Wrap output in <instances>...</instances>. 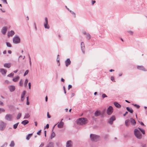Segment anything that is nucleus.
Segmentation results:
<instances>
[{
    "mask_svg": "<svg viewBox=\"0 0 147 147\" xmlns=\"http://www.w3.org/2000/svg\"><path fill=\"white\" fill-rule=\"evenodd\" d=\"M32 134H29L28 136H27L26 139L27 140H28L32 136Z\"/></svg>",
    "mask_w": 147,
    "mask_h": 147,
    "instance_id": "2f4dec72",
    "label": "nucleus"
},
{
    "mask_svg": "<svg viewBox=\"0 0 147 147\" xmlns=\"http://www.w3.org/2000/svg\"><path fill=\"white\" fill-rule=\"evenodd\" d=\"M19 123L18 122V123L15 124H14L13 125V128L14 129H16L17 128V126H18Z\"/></svg>",
    "mask_w": 147,
    "mask_h": 147,
    "instance_id": "c9c22d12",
    "label": "nucleus"
},
{
    "mask_svg": "<svg viewBox=\"0 0 147 147\" xmlns=\"http://www.w3.org/2000/svg\"><path fill=\"white\" fill-rule=\"evenodd\" d=\"M28 84L29 86V89H30L31 88V83L30 82H29Z\"/></svg>",
    "mask_w": 147,
    "mask_h": 147,
    "instance_id": "8fccbe9b",
    "label": "nucleus"
},
{
    "mask_svg": "<svg viewBox=\"0 0 147 147\" xmlns=\"http://www.w3.org/2000/svg\"><path fill=\"white\" fill-rule=\"evenodd\" d=\"M14 32L13 31L11 30L9 32L7 35L9 37L10 36H12L14 34Z\"/></svg>",
    "mask_w": 147,
    "mask_h": 147,
    "instance_id": "5701e85b",
    "label": "nucleus"
},
{
    "mask_svg": "<svg viewBox=\"0 0 147 147\" xmlns=\"http://www.w3.org/2000/svg\"><path fill=\"white\" fill-rule=\"evenodd\" d=\"M1 0L3 2V3H5L6 4H7V2L6 0Z\"/></svg>",
    "mask_w": 147,
    "mask_h": 147,
    "instance_id": "09e8293b",
    "label": "nucleus"
},
{
    "mask_svg": "<svg viewBox=\"0 0 147 147\" xmlns=\"http://www.w3.org/2000/svg\"><path fill=\"white\" fill-rule=\"evenodd\" d=\"M130 121L129 119H127L125 121V125L127 127H128L129 126V122Z\"/></svg>",
    "mask_w": 147,
    "mask_h": 147,
    "instance_id": "393cba45",
    "label": "nucleus"
},
{
    "mask_svg": "<svg viewBox=\"0 0 147 147\" xmlns=\"http://www.w3.org/2000/svg\"><path fill=\"white\" fill-rule=\"evenodd\" d=\"M114 77H111V80H112V81H113L114 80Z\"/></svg>",
    "mask_w": 147,
    "mask_h": 147,
    "instance_id": "338daca9",
    "label": "nucleus"
},
{
    "mask_svg": "<svg viewBox=\"0 0 147 147\" xmlns=\"http://www.w3.org/2000/svg\"><path fill=\"white\" fill-rule=\"evenodd\" d=\"M86 38H88L89 39H90V35L89 34H86Z\"/></svg>",
    "mask_w": 147,
    "mask_h": 147,
    "instance_id": "79ce46f5",
    "label": "nucleus"
},
{
    "mask_svg": "<svg viewBox=\"0 0 147 147\" xmlns=\"http://www.w3.org/2000/svg\"><path fill=\"white\" fill-rule=\"evenodd\" d=\"M115 106L118 108H120L121 107V105L117 102H115L114 103Z\"/></svg>",
    "mask_w": 147,
    "mask_h": 147,
    "instance_id": "cd10ccee",
    "label": "nucleus"
},
{
    "mask_svg": "<svg viewBox=\"0 0 147 147\" xmlns=\"http://www.w3.org/2000/svg\"><path fill=\"white\" fill-rule=\"evenodd\" d=\"M14 75V73L13 72H12L10 74L8 75L7 76L10 78H12L13 77Z\"/></svg>",
    "mask_w": 147,
    "mask_h": 147,
    "instance_id": "473e14b6",
    "label": "nucleus"
},
{
    "mask_svg": "<svg viewBox=\"0 0 147 147\" xmlns=\"http://www.w3.org/2000/svg\"><path fill=\"white\" fill-rule=\"evenodd\" d=\"M29 122V121L27 120H24L22 121L21 122V123L25 125L28 124Z\"/></svg>",
    "mask_w": 147,
    "mask_h": 147,
    "instance_id": "bb28decb",
    "label": "nucleus"
},
{
    "mask_svg": "<svg viewBox=\"0 0 147 147\" xmlns=\"http://www.w3.org/2000/svg\"><path fill=\"white\" fill-rule=\"evenodd\" d=\"M5 82L7 84H8L9 83V81L7 80H5Z\"/></svg>",
    "mask_w": 147,
    "mask_h": 147,
    "instance_id": "680f3d73",
    "label": "nucleus"
},
{
    "mask_svg": "<svg viewBox=\"0 0 147 147\" xmlns=\"http://www.w3.org/2000/svg\"><path fill=\"white\" fill-rule=\"evenodd\" d=\"M115 116L114 115H113L110 118L109 120L108 121V123L112 125L113 123V121L115 120Z\"/></svg>",
    "mask_w": 147,
    "mask_h": 147,
    "instance_id": "0eeeda50",
    "label": "nucleus"
},
{
    "mask_svg": "<svg viewBox=\"0 0 147 147\" xmlns=\"http://www.w3.org/2000/svg\"><path fill=\"white\" fill-rule=\"evenodd\" d=\"M96 2V1H92V5H94V4Z\"/></svg>",
    "mask_w": 147,
    "mask_h": 147,
    "instance_id": "bf43d9fd",
    "label": "nucleus"
},
{
    "mask_svg": "<svg viewBox=\"0 0 147 147\" xmlns=\"http://www.w3.org/2000/svg\"><path fill=\"white\" fill-rule=\"evenodd\" d=\"M13 42L15 44H18L20 42V38L18 36H14L13 38Z\"/></svg>",
    "mask_w": 147,
    "mask_h": 147,
    "instance_id": "20e7f679",
    "label": "nucleus"
},
{
    "mask_svg": "<svg viewBox=\"0 0 147 147\" xmlns=\"http://www.w3.org/2000/svg\"><path fill=\"white\" fill-rule=\"evenodd\" d=\"M138 129H135L134 130V133L135 136L138 139H140L142 138V136L140 131L143 135L145 134V130L142 129L138 127Z\"/></svg>",
    "mask_w": 147,
    "mask_h": 147,
    "instance_id": "f257e3e1",
    "label": "nucleus"
},
{
    "mask_svg": "<svg viewBox=\"0 0 147 147\" xmlns=\"http://www.w3.org/2000/svg\"><path fill=\"white\" fill-rule=\"evenodd\" d=\"M7 53V51H6V50H5L3 51V54H5L6 53Z\"/></svg>",
    "mask_w": 147,
    "mask_h": 147,
    "instance_id": "e2e57ef3",
    "label": "nucleus"
},
{
    "mask_svg": "<svg viewBox=\"0 0 147 147\" xmlns=\"http://www.w3.org/2000/svg\"><path fill=\"white\" fill-rule=\"evenodd\" d=\"M15 145V144L13 141H12L11 144L9 145V146L11 147H13Z\"/></svg>",
    "mask_w": 147,
    "mask_h": 147,
    "instance_id": "e433bc0d",
    "label": "nucleus"
},
{
    "mask_svg": "<svg viewBox=\"0 0 147 147\" xmlns=\"http://www.w3.org/2000/svg\"><path fill=\"white\" fill-rule=\"evenodd\" d=\"M4 66L6 68H9L11 66V63H5L4 64Z\"/></svg>",
    "mask_w": 147,
    "mask_h": 147,
    "instance_id": "b1692460",
    "label": "nucleus"
},
{
    "mask_svg": "<svg viewBox=\"0 0 147 147\" xmlns=\"http://www.w3.org/2000/svg\"><path fill=\"white\" fill-rule=\"evenodd\" d=\"M7 30V28L5 27H3L2 29L1 30V32L3 34H5Z\"/></svg>",
    "mask_w": 147,
    "mask_h": 147,
    "instance_id": "412c9836",
    "label": "nucleus"
},
{
    "mask_svg": "<svg viewBox=\"0 0 147 147\" xmlns=\"http://www.w3.org/2000/svg\"><path fill=\"white\" fill-rule=\"evenodd\" d=\"M21 116V113H19L18 114L17 116V119H19Z\"/></svg>",
    "mask_w": 147,
    "mask_h": 147,
    "instance_id": "4c0bfd02",
    "label": "nucleus"
},
{
    "mask_svg": "<svg viewBox=\"0 0 147 147\" xmlns=\"http://www.w3.org/2000/svg\"><path fill=\"white\" fill-rule=\"evenodd\" d=\"M90 138L91 140L97 141L99 140L100 137L95 134H91L90 135Z\"/></svg>",
    "mask_w": 147,
    "mask_h": 147,
    "instance_id": "7ed1b4c3",
    "label": "nucleus"
},
{
    "mask_svg": "<svg viewBox=\"0 0 147 147\" xmlns=\"http://www.w3.org/2000/svg\"><path fill=\"white\" fill-rule=\"evenodd\" d=\"M26 104L28 105H29V97L28 96L26 97Z\"/></svg>",
    "mask_w": 147,
    "mask_h": 147,
    "instance_id": "ea45409f",
    "label": "nucleus"
},
{
    "mask_svg": "<svg viewBox=\"0 0 147 147\" xmlns=\"http://www.w3.org/2000/svg\"><path fill=\"white\" fill-rule=\"evenodd\" d=\"M141 146L142 147H146V144L141 143Z\"/></svg>",
    "mask_w": 147,
    "mask_h": 147,
    "instance_id": "a18cd8bd",
    "label": "nucleus"
},
{
    "mask_svg": "<svg viewBox=\"0 0 147 147\" xmlns=\"http://www.w3.org/2000/svg\"><path fill=\"white\" fill-rule=\"evenodd\" d=\"M47 117L49 118H51V116L49 114L48 112L47 113Z\"/></svg>",
    "mask_w": 147,
    "mask_h": 147,
    "instance_id": "13d9d810",
    "label": "nucleus"
},
{
    "mask_svg": "<svg viewBox=\"0 0 147 147\" xmlns=\"http://www.w3.org/2000/svg\"><path fill=\"white\" fill-rule=\"evenodd\" d=\"M4 105V104L3 103V102L0 101V105H1V106H3Z\"/></svg>",
    "mask_w": 147,
    "mask_h": 147,
    "instance_id": "5fc2aeb1",
    "label": "nucleus"
},
{
    "mask_svg": "<svg viewBox=\"0 0 147 147\" xmlns=\"http://www.w3.org/2000/svg\"><path fill=\"white\" fill-rule=\"evenodd\" d=\"M102 97L103 99L104 98L107 97V96L105 94H104L102 95Z\"/></svg>",
    "mask_w": 147,
    "mask_h": 147,
    "instance_id": "37998d69",
    "label": "nucleus"
},
{
    "mask_svg": "<svg viewBox=\"0 0 147 147\" xmlns=\"http://www.w3.org/2000/svg\"><path fill=\"white\" fill-rule=\"evenodd\" d=\"M101 113L99 110L96 111L94 113V116L96 117H97L100 115Z\"/></svg>",
    "mask_w": 147,
    "mask_h": 147,
    "instance_id": "f3484780",
    "label": "nucleus"
},
{
    "mask_svg": "<svg viewBox=\"0 0 147 147\" xmlns=\"http://www.w3.org/2000/svg\"><path fill=\"white\" fill-rule=\"evenodd\" d=\"M0 72L3 75H5L6 74L7 70L3 68L0 69Z\"/></svg>",
    "mask_w": 147,
    "mask_h": 147,
    "instance_id": "1a4fd4ad",
    "label": "nucleus"
},
{
    "mask_svg": "<svg viewBox=\"0 0 147 147\" xmlns=\"http://www.w3.org/2000/svg\"><path fill=\"white\" fill-rule=\"evenodd\" d=\"M66 66L67 67L70 64L71 61L69 59H67L65 61Z\"/></svg>",
    "mask_w": 147,
    "mask_h": 147,
    "instance_id": "dca6fc26",
    "label": "nucleus"
},
{
    "mask_svg": "<svg viewBox=\"0 0 147 147\" xmlns=\"http://www.w3.org/2000/svg\"><path fill=\"white\" fill-rule=\"evenodd\" d=\"M57 125V127L59 128H62L64 125V123L63 122L60 121V122H59Z\"/></svg>",
    "mask_w": 147,
    "mask_h": 147,
    "instance_id": "4468645a",
    "label": "nucleus"
},
{
    "mask_svg": "<svg viewBox=\"0 0 147 147\" xmlns=\"http://www.w3.org/2000/svg\"><path fill=\"white\" fill-rule=\"evenodd\" d=\"M26 93V91L24 90L21 94V100L22 101H23L24 99V97Z\"/></svg>",
    "mask_w": 147,
    "mask_h": 147,
    "instance_id": "2eb2a0df",
    "label": "nucleus"
},
{
    "mask_svg": "<svg viewBox=\"0 0 147 147\" xmlns=\"http://www.w3.org/2000/svg\"><path fill=\"white\" fill-rule=\"evenodd\" d=\"M8 52L10 54H11L12 52H11V51L10 50H9L8 51Z\"/></svg>",
    "mask_w": 147,
    "mask_h": 147,
    "instance_id": "69168bd1",
    "label": "nucleus"
},
{
    "mask_svg": "<svg viewBox=\"0 0 147 147\" xmlns=\"http://www.w3.org/2000/svg\"><path fill=\"white\" fill-rule=\"evenodd\" d=\"M7 46L9 47H12L11 44L9 42H6Z\"/></svg>",
    "mask_w": 147,
    "mask_h": 147,
    "instance_id": "f704fd0d",
    "label": "nucleus"
},
{
    "mask_svg": "<svg viewBox=\"0 0 147 147\" xmlns=\"http://www.w3.org/2000/svg\"><path fill=\"white\" fill-rule=\"evenodd\" d=\"M131 124L133 125H135L136 124L135 120L132 118H131L129 119Z\"/></svg>",
    "mask_w": 147,
    "mask_h": 147,
    "instance_id": "f8f14e48",
    "label": "nucleus"
},
{
    "mask_svg": "<svg viewBox=\"0 0 147 147\" xmlns=\"http://www.w3.org/2000/svg\"><path fill=\"white\" fill-rule=\"evenodd\" d=\"M28 56H29V59L30 65V66H31L32 64H31V61L30 57L29 55H28Z\"/></svg>",
    "mask_w": 147,
    "mask_h": 147,
    "instance_id": "c03bdc74",
    "label": "nucleus"
},
{
    "mask_svg": "<svg viewBox=\"0 0 147 147\" xmlns=\"http://www.w3.org/2000/svg\"><path fill=\"white\" fill-rule=\"evenodd\" d=\"M72 87V86L71 85H69L68 86V89L69 90Z\"/></svg>",
    "mask_w": 147,
    "mask_h": 147,
    "instance_id": "4d7b16f0",
    "label": "nucleus"
},
{
    "mask_svg": "<svg viewBox=\"0 0 147 147\" xmlns=\"http://www.w3.org/2000/svg\"><path fill=\"white\" fill-rule=\"evenodd\" d=\"M81 49L83 53H84L85 52V45L84 44L83 42H82L81 43Z\"/></svg>",
    "mask_w": 147,
    "mask_h": 147,
    "instance_id": "9d476101",
    "label": "nucleus"
},
{
    "mask_svg": "<svg viewBox=\"0 0 147 147\" xmlns=\"http://www.w3.org/2000/svg\"><path fill=\"white\" fill-rule=\"evenodd\" d=\"M44 144L42 142L39 147H42L44 146Z\"/></svg>",
    "mask_w": 147,
    "mask_h": 147,
    "instance_id": "3c124183",
    "label": "nucleus"
},
{
    "mask_svg": "<svg viewBox=\"0 0 147 147\" xmlns=\"http://www.w3.org/2000/svg\"><path fill=\"white\" fill-rule=\"evenodd\" d=\"M28 82V80L27 79H26L25 81L24 85L25 87H26Z\"/></svg>",
    "mask_w": 147,
    "mask_h": 147,
    "instance_id": "72a5a7b5",
    "label": "nucleus"
},
{
    "mask_svg": "<svg viewBox=\"0 0 147 147\" xmlns=\"http://www.w3.org/2000/svg\"><path fill=\"white\" fill-rule=\"evenodd\" d=\"M113 109L112 107L110 106L107 110V113L108 115H110L113 113Z\"/></svg>",
    "mask_w": 147,
    "mask_h": 147,
    "instance_id": "423d86ee",
    "label": "nucleus"
},
{
    "mask_svg": "<svg viewBox=\"0 0 147 147\" xmlns=\"http://www.w3.org/2000/svg\"><path fill=\"white\" fill-rule=\"evenodd\" d=\"M28 72L29 71L28 70H26L24 74V76L27 75L28 74Z\"/></svg>",
    "mask_w": 147,
    "mask_h": 147,
    "instance_id": "a19ab883",
    "label": "nucleus"
},
{
    "mask_svg": "<svg viewBox=\"0 0 147 147\" xmlns=\"http://www.w3.org/2000/svg\"><path fill=\"white\" fill-rule=\"evenodd\" d=\"M5 109L3 108H0V113L3 112H5Z\"/></svg>",
    "mask_w": 147,
    "mask_h": 147,
    "instance_id": "58836bf2",
    "label": "nucleus"
},
{
    "mask_svg": "<svg viewBox=\"0 0 147 147\" xmlns=\"http://www.w3.org/2000/svg\"><path fill=\"white\" fill-rule=\"evenodd\" d=\"M56 125V124L55 125L53 126V127L52 131V133L51 135V139H52L53 138H54L55 136V132L53 131V130Z\"/></svg>",
    "mask_w": 147,
    "mask_h": 147,
    "instance_id": "ddd939ff",
    "label": "nucleus"
},
{
    "mask_svg": "<svg viewBox=\"0 0 147 147\" xmlns=\"http://www.w3.org/2000/svg\"><path fill=\"white\" fill-rule=\"evenodd\" d=\"M49 124H47V125H46V126H45V127L44 129H45L46 127V128H49Z\"/></svg>",
    "mask_w": 147,
    "mask_h": 147,
    "instance_id": "603ef678",
    "label": "nucleus"
},
{
    "mask_svg": "<svg viewBox=\"0 0 147 147\" xmlns=\"http://www.w3.org/2000/svg\"><path fill=\"white\" fill-rule=\"evenodd\" d=\"M76 122L77 124L82 125L87 123H88V120L86 118H81L78 119Z\"/></svg>",
    "mask_w": 147,
    "mask_h": 147,
    "instance_id": "f03ea898",
    "label": "nucleus"
},
{
    "mask_svg": "<svg viewBox=\"0 0 147 147\" xmlns=\"http://www.w3.org/2000/svg\"><path fill=\"white\" fill-rule=\"evenodd\" d=\"M126 109L128 112H130L131 113H132L133 112V110L131 108L127 107L126 108Z\"/></svg>",
    "mask_w": 147,
    "mask_h": 147,
    "instance_id": "a878e982",
    "label": "nucleus"
},
{
    "mask_svg": "<svg viewBox=\"0 0 147 147\" xmlns=\"http://www.w3.org/2000/svg\"><path fill=\"white\" fill-rule=\"evenodd\" d=\"M30 116V115L28 113H26L25 114V116L24 117V119H27L29 118Z\"/></svg>",
    "mask_w": 147,
    "mask_h": 147,
    "instance_id": "c756f323",
    "label": "nucleus"
},
{
    "mask_svg": "<svg viewBox=\"0 0 147 147\" xmlns=\"http://www.w3.org/2000/svg\"><path fill=\"white\" fill-rule=\"evenodd\" d=\"M137 68L140 70H142L145 71H146V70L142 66H137Z\"/></svg>",
    "mask_w": 147,
    "mask_h": 147,
    "instance_id": "6ab92c4d",
    "label": "nucleus"
},
{
    "mask_svg": "<svg viewBox=\"0 0 147 147\" xmlns=\"http://www.w3.org/2000/svg\"><path fill=\"white\" fill-rule=\"evenodd\" d=\"M10 91L11 92L14 91L15 90V87L13 85H11L8 87Z\"/></svg>",
    "mask_w": 147,
    "mask_h": 147,
    "instance_id": "9b49d317",
    "label": "nucleus"
},
{
    "mask_svg": "<svg viewBox=\"0 0 147 147\" xmlns=\"http://www.w3.org/2000/svg\"><path fill=\"white\" fill-rule=\"evenodd\" d=\"M13 118L12 115L11 114H6L5 117V119L8 121H12Z\"/></svg>",
    "mask_w": 147,
    "mask_h": 147,
    "instance_id": "39448f33",
    "label": "nucleus"
},
{
    "mask_svg": "<svg viewBox=\"0 0 147 147\" xmlns=\"http://www.w3.org/2000/svg\"><path fill=\"white\" fill-rule=\"evenodd\" d=\"M18 69H17L16 70L13 71V72L14 73H16L18 71Z\"/></svg>",
    "mask_w": 147,
    "mask_h": 147,
    "instance_id": "774afa93",
    "label": "nucleus"
},
{
    "mask_svg": "<svg viewBox=\"0 0 147 147\" xmlns=\"http://www.w3.org/2000/svg\"><path fill=\"white\" fill-rule=\"evenodd\" d=\"M128 113V112L127 111H126L125 113H124L123 115V116H125Z\"/></svg>",
    "mask_w": 147,
    "mask_h": 147,
    "instance_id": "052dcab7",
    "label": "nucleus"
},
{
    "mask_svg": "<svg viewBox=\"0 0 147 147\" xmlns=\"http://www.w3.org/2000/svg\"><path fill=\"white\" fill-rule=\"evenodd\" d=\"M41 130H40L38 131V132H37V134L38 135H40V133H41Z\"/></svg>",
    "mask_w": 147,
    "mask_h": 147,
    "instance_id": "6e6d98bb",
    "label": "nucleus"
},
{
    "mask_svg": "<svg viewBox=\"0 0 147 147\" xmlns=\"http://www.w3.org/2000/svg\"><path fill=\"white\" fill-rule=\"evenodd\" d=\"M4 122L3 121L0 122V130H3L4 129Z\"/></svg>",
    "mask_w": 147,
    "mask_h": 147,
    "instance_id": "a211bd4d",
    "label": "nucleus"
},
{
    "mask_svg": "<svg viewBox=\"0 0 147 147\" xmlns=\"http://www.w3.org/2000/svg\"><path fill=\"white\" fill-rule=\"evenodd\" d=\"M70 12L75 17H76L75 13L74 12L71 10H70Z\"/></svg>",
    "mask_w": 147,
    "mask_h": 147,
    "instance_id": "49530a36",
    "label": "nucleus"
},
{
    "mask_svg": "<svg viewBox=\"0 0 147 147\" xmlns=\"http://www.w3.org/2000/svg\"><path fill=\"white\" fill-rule=\"evenodd\" d=\"M19 78L20 77L19 76H17L13 78L12 79V80L13 82H16L18 80Z\"/></svg>",
    "mask_w": 147,
    "mask_h": 147,
    "instance_id": "4be33fe9",
    "label": "nucleus"
},
{
    "mask_svg": "<svg viewBox=\"0 0 147 147\" xmlns=\"http://www.w3.org/2000/svg\"><path fill=\"white\" fill-rule=\"evenodd\" d=\"M140 124L141 125H144V123L142 122H140Z\"/></svg>",
    "mask_w": 147,
    "mask_h": 147,
    "instance_id": "0e129e2a",
    "label": "nucleus"
},
{
    "mask_svg": "<svg viewBox=\"0 0 147 147\" xmlns=\"http://www.w3.org/2000/svg\"><path fill=\"white\" fill-rule=\"evenodd\" d=\"M71 143V140L67 141L66 143V147H71L72 146Z\"/></svg>",
    "mask_w": 147,
    "mask_h": 147,
    "instance_id": "aec40b11",
    "label": "nucleus"
},
{
    "mask_svg": "<svg viewBox=\"0 0 147 147\" xmlns=\"http://www.w3.org/2000/svg\"><path fill=\"white\" fill-rule=\"evenodd\" d=\"M54 143L52 142H50L46 147H53Z\"/></svg>",
    "mask_w": 147,
    "mask_h": 147,
    "instance_id": "c85d7f7f",
    "label": "nucleus"
},
{
    "mask_svg": "<svg viewBox=\"0 0 147 147\" xmlns=\"http://www.w3.org/2000/svg\"><path fill=\"white\" fill-rule=\"evenodd\" d=\"M45 22L44 24V26L45 28L49 29L50 28L48 24V21L47 17L45 18Z\"/></svg>",
    "mask_w": 147,
    "mask_h": 147,
    "instance_id": "6e6552de",
    "label": "nucleus"
},
{
    "mask_svg": "<svg viewBox=\"0 0 147 147\" xmlns=\"http://www.w3.org/2000/svg\"><path fill=\"white\" fill-rule=\"evenodd\" d=\"M59 55H58L57 56V62H59Z\"/></svg>",
    "mask_w": 147,
    "mask_h": 147,
    "instance_id": "864d4df0",
    "label": "nucleus"
},
{
    "mask_svg": "<svg viewBox=\"0 0 147 147\" xmlns=\"http://www.w3.org/2000/svg\"><path fill=\"white\" fill-rule=\"evenodd\" d=\"M23 80L22 79H21L19 82V84L20 86L22 87L23 86Z\"/></svg>",
    "mask_w": 147,
    "mask_h": 147,
    "instance_id": "7c9ffc66",
    "label": "nucleus"
},
{
    "mask_svg": "<svg viewBox=\"0 0 147 147\" xmlns=\"http://www.w3.org/2000/svg\"><path fill=\"white\" fill-rule=\"evenodd\" d=\"M134 106L136 107L137 108H138L140 107V106L137 104H133Z\"/></svg>",
    "mask_w": 147,
    "mask_h": 147,
    "instance_id": "de8ad7c7",
    "label": "nucleus"
}]
</instances>
